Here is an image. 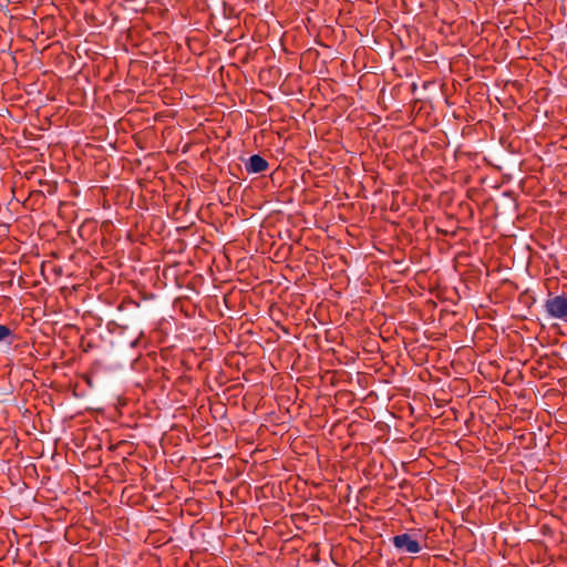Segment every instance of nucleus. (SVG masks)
Wrapping results in <instances>:
<instances>
[{
	"instance_id": "f257e3e1",
	"label": "nucleus",
	"mask_w": 567,
	"mask_h": 567,
	"mask_svg": "<svg viewBox=\"0 0 567 567\" xmlns=\"http://www.w3.org/2000/svg\"><path fill=\"white\" fill-rule=\"evenodd\" d=\"M545 311L550 318L567 322V295L549 296L544 305Z\"/></svg>"
},
{
	"instance_id": "f03ea898",
	"label": "nucleus",
	"mask_w": 567,
	"mask_h": 567,
	"mask_svg": "<svg viewBox=\"0 0 567 567\" xmlns=\"http://www.w3.org/2000/svg\"><path fill=\"white\" fill-rule=\"evenodd\" d=\"M393 546L403 553L416 554L421 550V546L417 540L413 539L410 534H400L392 538Z\"/></svg>"
},
{
	"instance_id": "7ed1b4c3",
	"label": "nucleus",
	"mask_w": 567,
	"mask_h": 567,
	"mask_svg": "<svg viewBox=\"0 0 567 567\" xmlns=\"http://www.w3.org/2000/svg\"><path fill=\"white\" fill-rule=\"evenodd\" d=\"M268 166V162L260 154H252L245 163V168L249 174L262 173Z\"/></svg>"
},
{
	"instance_id": "20e7f679",
	"label": "nucleus",
	"mask_w": 567,
	"mask_h": 567,
	"mask_svg": "<svg viewBox=\"0 0 567 567\" xmlns=\"http://www.w3.org/2000/svg\"><path fill=\"white\" fill-rule=\"evenodd\" d=\"M14 340L13 331L6 324H0V343L7 342L9 346L12 344Z\"/></svg>"
},
{
	"instance_id": "39448f33",
	"label": "nucleus",
	"mask_w": 567,
	"mask_h": 567,
	"mask_svg": "<svg viewBox=\"0 0 567 567\" xmlns=\"http://www.w3.org/2000/svg\"><path fill=\"white\" fill-rule=\"evenodd\" d=\"M357 417H361L364 420L371 421L374 419L373 412L369 411L365 406H358L357 408Z\"/></svg>"
},
{
	"instance_id": "423d86ee",
	"label": "nucleus",
	"mask_w": 567,
	"mask_h": 567,
	"mask_svg": "<svg viewBox=\"0 0 567 567\" xmlns=\"http://www.w3.org/2000/svg\"><path fill=\"white\" fill-rule=\"evenodd\" d=\"M138 346H140V339L138 338H135L134 340H132L130 342V348H132V349H136Z\"/></svg>"
},
{
	"instance_id": "0eeeda50",
	"label": "nucleus",
	"mask_w": 567,
	"mask_h": 567,
	"mask_svg": "<svg viewBox=\"0 0 567 567\" xmlns=\"http://www.w3.org/2000/svg\"><path fill=\"white\" fill-rule=\"evenodd\" d=\"M361 375H362V373H361V372H357V382H358L360 385L362 384Z\"/></svg>"
}]
</instances>
